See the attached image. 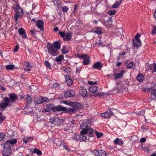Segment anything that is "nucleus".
Returning <instances> with one entry per match:
<instances>
[{
	"label": "nucleus",
	"mask_w": 156,
	"mask_h": 156,
	"mask_svg": "<svg viewBox=\"0 0 156 156\" xmlns=\"http://www.w3.org/2000/svg\"><path fill=\"white\" fill-rule=\"evenodd\" d=\"M90 123L88 121H84L81 124L80 127L82 129L80 132L81 135V141H85L87 139V137L85 135L87 133H89L92 134L93 130L90 127Z\"/></svg>",
	"instance_id": "obj_1"
},
{
	"label": "nucleus",
	"mask_w": 156,
	"mask_h": 156,
	"mask_svg": "<svg viewBox=\"0 0 156 156\" xmlns=\"http://www.w3.org/2000/svg\"><path fill=\"white\" fill-rule=\"evenodd\" d=\"M16 142L17 140L15 139L7 140L4 146L3 150L2 152L3 155L4 156L9 155L11 152L10 147Z\"/></svg>",
	"instance_id": "obj_2"
},
{
	"label": "nucleus",
	"mask_w": 156,
	"mask_h": 156,
	"mask_svg": "<svg viewBox=\"0 0 156 156\" xmlns=\"http://www.w3.org/2000/svg\"><path fill=\"white\" fill-rule=\"evenodd\" d=\"M60 48V45L58 42H54L53 44L48 46V53L52 56H56L58 54L57 50Z\"/></svg>",
	"instance_id": "obj_3"
},
{
	"label": "nucleus",
	"mask_w": 156,
	"mask_h": 156,
	"mask_svg": "<svg viewBox=\"0 0 156 156\" xmlns=\"http://www.w3.org/2000/svg\"><path fill=\"white\" fill-rule=\"evenodd\" d=\"M51 123L55 125L60 126L62 123V120L60 119L57 115L51 117L50 119Z\"/></svg>",
	"instance_id": "obj_4"
},
{
	"label": "nucleus",
	"mask_w": 156,
	"mask_h": 156,
	"mask_svg": "<svg viewBox=\"0 0 156 156\" xmlns=\"http://www.w3.org/2000/svg\"><path fill=\"white\" fill-rule=\"evenodd\" d=\"M77 57L83 59V64L84 65L89 64L90 62V57L87 54L80 55L77 54Z\"/></svg>",
	"instance_id": "obj_5"
},
{
	"label": "nucleus",
	"mask_w": 156,
	"mask_h": 156,
	"mask_svg": "<svg viewBox=\"0 0 156 156\" xmlns=\"http://www.w3.org/2000/svg\"><path fill=\"white\" fill-rule=\"evenodd\" d=\"M23 15V10L20 7H17L16 9V13L14 15L15 20L17 22L19 18H20Z\"/></svg>",
	"instance_id": "obj_6"
},
{
	"label": "nucleus",
	"mask_w": 156,
	"mask_h": 156,
	"mask_svg": "<svg viewBox=\"0 0 156 156\" xmlns=\"http://www.w3.org/2000/svg\"><path fill=\"white\" fill-rule=\"evenodd\" d=\"M140 36V35L138 33L135 36V38L133 40V45L134 46L138 47L141 44V42L139 38Z\"/></svg>",
	"instance_id": "obj_7"
},
{
	"label": "nucleus",
	"mask_w": 156,
	"mask_h": 156,
	"mask_svg": "<svg viewBox=\"0 0 156 156\" xmlns=\"http://www.w3.org/2000/svg\"><path fill=\"white\" fill-rule=\"evenodd\" d=\"M48 100V98L41 96L37 97L34 99V101L36 104H40Z\"/></svg>",
	"instance_id": "obj_8"
},
{
	"label": "nucleus",
	"mask_w": 156,
	"mask_h": 156,
	"mask_svg": "<svg viewBox=\"0 0 156 156\" xmlns=\"http://www.w3.org/2000/svg\"><path fill=\"white\" fill-rule=\"evenodd\" d=\"M58 33L61 37L66 38L67 40H71V39L72 34L71 33H65L64 32L59 31Z\"/></svg>",
	"instance_id": "obj_9"
},
{
	"label": "nucleus",
	"mask_w": 156,
	"mask_h": 156,
	"mask_svg": "<svg viewBox=\"0 0 156 156\" xmlns=\"http://www.w3.org/2000/svg\"><path fill=\"white\" fill-rule=\"evenodd\" d=\"M79 93L83 97H86L87 96V90L84 86H81L79 90Z\"/></svg>",
	"instance_id": "obj_10"
},
{
	"label": "nucleus",
	"mask_w": 156,
	"mask_h": 156,
	"mask_svg": "<svg viewBox=\"0 0 156 156\" xmlns=\"http://www.w3.org/2000/svg\"><path fill=\"white\" fill-rule=\"evenodd\" d=\"M113 114V113L110 111H107L105 113H102L101 114V116L106 119H108Z\"/></svg>",
	"instance_id": "obj_11"
},
{
	"label": "nucleus",
	"mask_w": 156,
	"mask_h": 156,
	"mask_svg": "<svg viewBox=\"0 0 156 156\" xmlns=\"http://www.w3.org/2000/svg\"><path fill=\"white\" fill-rule=\"evenodd\" d=\"M93 153L96 156H106L105 152L102 150H95L93 151Z\"/></svg>",
	"instance_id": "obj_12"
},
{
	"label": "nucleus",
	"mask_w": 156,
	"mask_h": 156,
	"mask_svg": "<svg viewBox=\"0 0 156 156\" xmlns=\"http://www.w3.org/2000/svg\"><path fill=\"white\" fill-rule=\"evenodd\" d=\"M4 103H2L0 104V107L1 108H4L8 105L9 102V99L7 98H5L4 99Z\"/></svg>",
	"instance_id": "obj_13"
},
{
	"label": "nucleus",
	"mask_w": 156,
	"mask_h": 156,
	"mask_svg": "<svg viewBox=\"0 0 156 156\" xmlns=\"http://www.w3.org/2000/svg\"><path fill=\"white\" fill-rule=\"evenodd\" d=\"M70 106L73 108L75 112L76 110H78L80 108V105L78 103H74L72 102Z\"/></svg>",
	"instance_id": "obj_14"
},
{
	"label": "nucleus",
	"mask_w": 156,
	"mask_h": 156,
	"mask_svg": "<svg viewBox=\"0 0 156 156\" xmlns=\"http://www.w3.org/2000/svg\"><path fill=\"white\" fill-rule=\"evenodd\" d=\"M36 25L41 30H43L44 22L42 20H39L37 21L36 23Z\"/></svg>",
	"instance_id": "obj_15"
},
{
	"label": "nucleus",
	"mask_w": 156,
	"mask_h": 156,
	"mask_svg": "<svg viewBox=\"0 0 156 156\" xmlns=\"http://www.w3.org/2000/svg\"><path fill=\"white\" fill-rule=\"evenodd\" d=\"M54 107L50 104H48L46 106V109L44 111L45 112H51V111H54Z\"/></svg>",
	"instance_id": "obj_16"
},
{
	"label": "nucleus",
	"mask_w": 156,
	"mask_h": 156,
	"mask_svg": "<svg viewBox=\"0 0 156 156\" xmlns=\"http://www.w3.org/2000/svg\"><path fill=\"white\" fill-rule=\"evenodd\" d=\"M74 94V92L73 90H69L67 91L64 94L66 97H69L73 96Z\"/></svg>",
	"instance_id": "obj_17"
},
{
	"label": "nucleus",
	"mask_w": 156,
	"mask_h": 156,
	"mask_svg": "<svg viewBox=\"0 0 156 156\" xmlns=\"http://www.w3.org/2000/svg\"><path fill=\"white\" fill-rule=\"evenodd\" d=\"M10 100L12 101H15L18 98V97L14 93H12L9 94Z\"/></svg>",
	"instance_id": "obj_18"
},
{
	"label": "nucleus",
	"mask_w": 156,
	"mask_h": 156,
	"mask_svg": "<svg viewBox=\"0 0 156 156\" xmlns=\"http://www.w3.org/2000/svg\"><path fill=\"white\" fill-rule=\"evenodd\" d=\"M19 34L22 35V37L23 38H26L27 37V35L25 33V30L22 28H20L18 30Z\"/></svg>",
	"instance_id": "obj_19"
},
{
	"label": "nucleus",
	"mask_w": 156,
	"mask_h": 156,
	"mask_svg": "<svg viewBox=\"0 0 156 156\" xmlns=\"http://www.w3.org/2000/svg\"><path fill=\"white\" fill-rule=\"evenodd\" d=\"M65 110H66V108L62 107L61 105L54 107V111H65Z\"/></svg>",
	"instance_id": "obj_20"
},
{
	"label": "nucleus",
	"mask_w": 156,
	"mask_h": 156,
	"mask_svg": "<svg viewBox=\"0 0 156 156\" xmlns=\"http://www.w3.org/2000/svg\"><path fill=\"white\" fill-rule=\"evenodd\" d=\"M136 79L138 81L142 82L144 79V76L142 73H139L137 76Z\"/></svg>",
	"instance_id": "obj_21"
},
{
	"label": "nucleus",
	"mask_w": 156,
	"mask_h": 156,
	"mask_svg": "<svg viewBox=\"0 0 156 156\" xmlns=\"http://www.w3.org/2000/svg\"><path fill=\"white\" fill-rule=\"evenodd\" d=\"M81 133L79 134H75L73 137H72L73 140L76 141H81Z\"/></svg>",
	"instance_id": "obj_22"
},
{
	"label": "nucleus",
	"mask_w": 156,
	"mask_h": 156,
	"mask_svg": "<svg viewBox=\"0 0 156 156\" xmlns=\"http://www.w3.org/2000/svg\"><path fill=\"white\" fill-rule=\"evenodd\" d=\"M89 90L90 92L94 93L98 90L97 87L95 86H92L89 89Z\"/></svg>",
	"instance_id": "obj_23"
},
{
	"label": "nucleus",
	"mask_w": 156,
	"mask_h": 156,
	"mask_svg": "<svg viewBox=\"0 0 156 156\" xmlns=\"http://www.w3.org/2000/svg\"><path fill=\"white\" fill-rule=\"evenodd\" d=\"M121 0H116L114 4L112 5V7L113 8H117L119 7L121 4Z\"/></svg>",
	"instance_id": "obj_24"
},
{
	"label": "nucleus",
	"mask_w": 156,
	"mask_h": 156,
	"mask_svg": "<svg viewBox=\"0 0 156 156\" xmlns=\"http://www.w3.org/2000/svg\"><path fill=\"white\" fill-rule=\"evenodd\" d=\"M149 91L151 92V97L152 99H154V98H156V89H154L153 90L150 89Z\"/></svg>",
	"instance_id": "obj_25"
},
{
	"label": "nucleus",
	"mask_w": 156,
	"mask_h": 156,
	"mask_svg": "<svg viewBox=\"0 0 156 156\" xmlns=\"http://www.w3.org/2000/svg\"><path fill=\"white\" fill-rule=\"evenodd\" d=\"M66 81L67 85L69 86L73 83V81L69 78V76H66Z\"/></svg>",
	"instance_id": "obj_26"
},
{
	"label": "nucleus",
	"mask_w": 156,
	"mask_h": 156,
	"mask_svg": "<svg viewBox=\"0 0 156 156\" xmlns=\"http://www.w3.org/2000/svg\"><path fill=\"white\" fill-rule=\"evenodd\" d=\"M23 142L27 144L29 141H31L32 140V138L31 137H26L23 139Z\"/></svg>",
	"instance_id": "obj_27"
},
{
	"label": "nucleus",
	"mask_w": 156,
	"mask_h": 156,
	"mask_svg": "<svg viewBox=\"0 0 156 156\" xmlns=\"http://www.w3.org/2000/svg\"><path fill=\"white\" fill-rule=\"evenodd\" d=\"M114 142L115 144H118L119 145H122L123 143L122 140L119 138H117L114 140Z\"/></svg>",
	"instance_id": "obj_28"
},
{
	"label": "nucleus",
	"mask_w": 156,
	"mask_h": 156,
	"mask_svg": "<svg viewBox=\"0 0 156 156\" xmlns=\"http://www.w3.org/2000/svg\"><path fill=\"white\" fill-rule=\"evenodd\" d=\"M135 68V65L133 62L127 65V69H134Z\"/></svg>",
	"instance_id": "obj_29"
},
{
	"label": "nucleus",
	"mask_w": 156,
	"mask_h": 156,
	"mask_svg": "<svg viewBox=\"0 0 156 156\" xmlns=\"http://www.w3.org/2000/svg\"><path fill=\"white\" fill-rule=\"evenodd\" d=\"M6 69L8 70H12L15 69V66L13 65H9L5 66Z\"/></svg>",
	"instance_id": "obj_30"
},
{
	"label": "nucleus",
	"mask_w": 156,
	"mask_h": 156,
	"mask_svg": "<svg viewBox=\"0 0 156 156\" xmlns=\"http://www.w3.org/2000/svg\"><path fill=\"white\" fill-rule=\"evenodd\" d=\"M124 73V71H122L119 73L115 74L113 76L116 78H119L122 76Z\"/></svg>",
	"instance_id": "obj_31"
},
{
	"label": "nucleus",
	"mask_w": 156,
	"mask_h": 156,
	"mask_svg": "<svg viewBox=\"0 0 156 156\" xmlns=\"http://www.w3.org/2000/svg\"><path fill=\"white\" fill-rule=\"evenodd\" d=\"M65 111L67 113H75L73 108H66V110Z\"/></svg>",
	"instance_id": "obj_32"
},
{
	"label": "nucleus",
	"mask_w": 156,
	"mask_h": 156,
	"mask_svg": "<svg viewBox=\"0 0 156 156\" xmlns=\"http://www.w3.org/2000/svg\"><path fill=\"white\" fill-rule=\"evenodd\" d=\"M94 67L96 69H100L101 68V64L99 62H97L94 65Z\"/></svg>",
	"instance_id": "obj_33"
},
{
	"label": "nucleus",
	"mask_w": 156,
	"mask_h": 156,
	"mask_svg": "<svg viewBox=\"0 0 156 156\" xmlns=\"http://www.w3.org/2000/svg\"><path fill=\"white\" fill-rule=\"evenodd\" d=\"M121 84H119L115 88V89L113 90V91H114L116 93H118L120 90V89L121 88Z\"/></svg>",
	"instance_id": "obj_34"
},
{
	"label": "nucleus",
	"mask_w": 156,
	"mask_h": 156,
	"mask_svg": "<svg viewBox=\"0 0 156 156\" xmlns=\"http://www.w3.org/2000/svg\"><path fill=\"white\" fill-rule=\"evenodd\" d=\"M33 153H37V154L39 155L41 154V152L40 150H38L37 149H34L32 152Z\"/></svg>",
	"instance_id": "obj_35"
},
{
	"label": "nucleus",
	"mask_w": 156,
	"mask_h": 156,
	"mask_svg": "<svg viewBox=\"0 0 156 156\" xmlns=\"http://www.w3.org/2000/svg\"><path fill=\"white\" fill-rule=\"evenodd\" d=\"M64 56L62 55H61L57 57L55 60L57 62H60L62 61L63 59Z\"/></svg>",
	"instance_id": "obj_36"
},
{
	"label": "nucleus",
	"mask_w": 156,
	"mask_h": 156,
	"mask_svg": "<svg viewBox=\"0 0 156 156\" xmlns=\"http://www.w3.org/2000/svg\"><path fill=\"white\" fill-rule=\"evenodd\" d=\"M95 33L98 34H100L102 33L101 30V28L98 27L96 29Z\"/></svg>",
	"instance_id": "obj_37"
},
{
	"label": "nucleus",
	"mask_w": 156,
	"mask_h": 156,
	"mask_svg": "<svg viewBox=\"0 0 156 156\" xmlns=\"http://www.w3.org/2000/svg\"><path fill=\"white\" fill-rule=\"evenodd\" d=\"M5 137V135L2 133L0 132V142L3 140Z\"/></svg>",
	"instance_id": "obj_38"
},
{
	"label": "nucleus",
	"mask_w": 156,
	"mask_h": 156,
	"mask_svg": "<svg viewBox=\"0 0 156 156\" xmlns=\"http://www.w3.org/2000/svg\"><path fill=\"white\" fill-rule=\"evenodd\" d=\"M24 65L25 66L29 67H32V64L31 63H29L27 62H24Z\"/></svg>",
	"instance_id": "obj_39"
},
{
	"label": "nucleus",
	"mask_w": 156,
	"mask_h": 156,
	"mask_svg": "<svg viewBox=\"0 0 156 156\" xmlns=\"http://www.w3.org/2000/svg\"><path fill=\"white\" fill-rule=\"evenodd\" d=\"M45 65L48 69H51V67L50 63L47 61H45Z\"/></svg>",
	"instance_id": "obj_40"
},
{
	"label": "nucleus",
	"mask_w": 156,
	"mask_h": 156,
	"mask_svg": "<svg viewBox=\"0 0 156 156\" xmlns=\"http://www.w3.org/2000/svg\"><path fill=\"white\" fill-rule=\"evenodd\" d=\"M55 5L56 4L58 6L60 5L61 4V1L60 0H55L53 1Z\"/></svg>",
	"instance_id": "obj_41"
},
{
	"label": "nucleus",
	"mask_w": 156,
	"mask_h": 156,
	"mask_svg": "<svg viewBox=\"0 0 156 156\" xmlns=\"http://www.w3.org/2000/svg\"><path fill=\"white\" fill-rule=\"evenodd\" d=\"M94 132H95V133L98 138L101 137L103 133H99L97 131H94L93 130V133Z\"/></svg>",
	"instance_id": "obj_42"
},
{
	"label": "nucleus",
	"mask_w": 156,
	"mask_h": 156,
	"mask_svg": "<svg viewBox=\"0 0 156 156\" xmlns=\"http://www.w3.org/2000/svg\"><path fill=\"white\" fill-rule=\"evenodd\" d=\"M72 103V102L69 101L68 102L65 101H62L61 102V103H64V104H66V105H68L70 106V105Z\"/></svg>",
	"instance_id": "obj_43"
},
{
	"label": "nucleus",
	"mask_w": 156,
	"mask_h": 156,
	"mask_svg": "<svg viewBox=\"0 0 156 156\" xmlns=\"http://www.w3.org/2000/svg\"><path fill=\"white\" fill-rule=\"evenodd\" d=\"M116 12V11L115 10H110L108 11V14L110 15H113L115 14Z\"/></svg>",
	"instance_id": "obj_44"
},
{
	"label": "nucleus",
	"mask_w": 156,
	"mask_h": 156,
	"mask_svg": "<svg viewBox=\"0 0 156 156\" xmlns=\"http://www.w3.org/2000/svg\"><path fill=\"white\" fill-rule=\"evenodd\" d=\"M144 114V110H141L138 113H137L136 115H137L138 116H140V115H143Z\"/></svg>",
	"instance_id": "obj_45"
},
{
	"label": "nucleus",
	"mask_w": 156,
	"mask_h": 156,
	"mask_svg": "<svg viewBox=\"0 0 156 156\" xmlns=\"http://www.w3.org/2000/svg\"><path fill=\"white\" fill-rule=\"evenodd\" d=\"M27 103L28 104H30L31 102V98L30 96L28 95L27 96Z\"/></svg>",
	"instance_id": "obj_46"
},
{
	"label": "nucleus",
	"mask_w": 156,
	"mask_h": 156,
	"mask_svg": "<svg viewBox=\"0 0 156 156\" xmlns=\"http://www.w3.org/2000/svg\"><path fill=\"white\" fill-rule=\"evenodd\" d=\"M62 11L64 12H67L68 10V8L66 6H64L62 7Z\"/></svg>",
	"instance_id": "obj_47"
},
{
	"label": "nucleus",
	"mask_w": 156,
	"mask_h": 156,
	"mask_svg": "<svg viewBox=\"0 0 156 156\" xmlns=\"http://www.w3.org/2000/svg\"><path fill=\"white\" fill-rule=\"evenodd\" d=\"M30 32L34 36H35L36 34V30L35 29H32L30 30Z\"/></svg>",
	"instance_id": "obj_48"
},
{
	"label": "nucleus",
	"mask_w": 156,
	"mask_h": 156,
	"mask_svg": "<svg viewBox=\"0 0 156 156\" xmlns=\"http://www.w3.org/2000/svg\"><path fill=\"white\" fill-rule=\"evenodd\" d=\"M76 69V73H79L81 70V68L80 67H77Z\"/></svg>",
	"instance_id": "obj_49"
},
{
	"label": "nucleus",
	"mask_w": 156,
	"mask_h": 156,
	"mask_svg": "<svg viewBox=\"0 0 156 156\" xmlns=\"http://www.w3.org/2000/svg\"><path fill=\"white\" fill-rule=\"evenodd\" d=\"M62 52L64 54H66L67 53V51L65 50V47H63L62 49Z\"/></svg>",
	"instance_id": "obj_50"
},
{
	"label": "nucleus",
	"mask_w": 156,
	"mask_h": 156,
	"mask_svg": "<svg viewBox=\"0 0 156 156\" xmlns=\"http://www.w3.org/2000/svg\"><path fill=\"white\" fill-rule=\"evenodd\" d=\"M4 119V118L2 116V113L0 112V123H1V122Z\"/></svg>",
	"instance_id": "obj_51"
},
{
	"label": "nucleus",
	"mask_w": 156,
	"mask_h": 156,
	"mask_svg": "<svg viewBox=\"0 0 156 156\" xmlns=\"http://www.w3.org/2000/svg\"><path fill=\"white\" fill-rule=\"evenodd\" d=\"M88 83L90 85H95L97 83L96 82H94L93 81H90L88 82Z\"/></svg>",
	"instance_id": "obj_52"
},
{
	"label": "nucleus",
	"mask_w": 156,
	"mask_h": 156,
	"mask_svg": "<svg viewBox=\"0 0 156 156\" xmlns=\"http://www.w3.org/2000/svg\"><path fill=\"white\" fill-rule=\"evenodd\" d=\"M58 84L57 83H55L53 85V87L54 88H58Z\"/></svg>",
	"instance_id": "obj_53"
},
{
	"label": "nucleus",
	"mask_w": 156,
	"mask_h": 156,
	"mask_svg": "<svg viewBox=\"0 0 156 156\" xmlns=\"http://www.w3.org/2000/svg\"><path fill=\"white\" fill-rule=\"evenodd\" d=\"M146 141V139L144 137H143L140 139V142L141 143L145 142Z\"/></svg>",
	"instance_id": "obj_54"
},
{
	"label": "nucleus",
	"mask_w": 156,
	"mask_h": 156,
	"mask_svg": "<svg viewBox=\"0 0 156 156\" xmlns=\"http://www.w3.org/2000/svg\"><path fill=\"white\" fill-rule=\"evenodd\" d=\"M156 34V27H155L154 29L152 30V34Z\"/></svg>",
	"instance_id": "obj_55"
},
{
	"label": "nucleus",
	"mask_w": 156,
	"mask_h": 156,
	"mask_svg": "<svg viewBox=\"0 0 156 156\" xmlns=\"http://www.w3.org/2000/svg\"><path fill=\"white\" fill-rule=\"evenodd\" d=\"M71 128L69 127V124L67 125L66 128H65V130L66 131H68V130H70Z\"/></svg>",
	"instance_id": "obj_56"
},
{
	"label": "nucleus",
	"mask_w": 156,
	"mask_h": 156,
	"mask_svg": "<svg viewBox=\"0 0 156 156\" xmlns=\"http://www.w3.org/2000/svg\"><path fill=\"white\" fill-rule=\"evenodd\" d=\"M17 97H18L17 99H19L20 100H21L23 98V96L22 95H18Z\"/></svg>",
	"instance_id": "obj_57"
},
{
	"label": "nucleus",
	"mask_w": 156,
	"mask_h": 156,
	"mask_svg": "<svg viewBox=\"0 0 156 156\" xmlns=\"http://www.w3.org/2000/svg\"><path fill=\"white\" fill-rule=\"evenodd\" d=\"M19 47L18 45H16L15 48L14 49V52H16L17 51L19 48Z\"/></svg>",
	"instance_id": "obj_58"
},
{
	"label": "nucleus",
	"mask_w": 156,
	"mask_h": 156,
	"mask_svg": "<svg viewBox=\"0 0 156 156\" xmlns=\"http://www.w3.org/2000/svg\"><path fill=\"white\" fill-rule=\"evenodd\" d=\"M154 72H156V63H154Z\"/></svg>",
	"instance_id": "obj_59"
},
{
	"label": "nucleus",
	"mask_w": 156,
	"mask_h": 156,
	"mask_svg": "<svg viewBox=\"0 0 156 156\" xmlns=\"http://www.w3.org/2000/svg\"><path fill=\"white\" fill-rule=\"evenodd\" d=\"M126 54V53L125 52H122L119 53V55H125Z\"/></svg>",
	"instance_id": "obj_60"
},
{
	"label": "nucleus",
	"mask_w": 156,
	"mask_h": 156,
	"mask_svg": "<svg viewBox=\"0 0 156 156\" xmlns=\"http://www.w3.org/2000/svg\"><path fill=\"white\" fill-rule=\"evenodd\" d=\"M97 95L100 96H102L104 95V94L103 93H98L97 94Z\"/></svg>",
	"instance_id": "obj_61"
},
{
	"label": "nucleus",
	"mask_w": 156,
	"mask_h": 156,
	"mask_svg": "<svg viewBox=\"0 0 156 156\" xmlns=\"http://www.w3.org/2000/svg\"><path fill=\"white\" fill-rule=\"evenodd\" d=\"M122 64V63L121 62H118L116 64V66H120Z\"/></svg>",
	"instance_id": "obj_62"
},
{
	"label": "nucleus",
	"mask_w": 156,
	"mask_h": 156,
	"mask_svg": "<svg viewBox=\"0 0 156 156\" xmlns=\"http://www.w3.org/2000/svg\"><path fill=\"white\" fill-rule=\"evenodd\" d=\"M54 30L55 31H57L58 30V27H55L54 28Z\"/></svg>",
	"instance_id": "obj_63"
},
{
	"label": "nucleus",
	"mask_w": 156,
	"mask_h": 156,
	"mask_svg": "<svg viewBox=\"0 0 156 156\" xmlns=\"http://www.w3.org/2000/svg\"><path fill=\"white\" fill-rule=\"evenodd\" d=\"M154 17L155 19H156V10L154 12Z\"/></svg>",
	"instance_id": "obj_64"
}]
</instances>
